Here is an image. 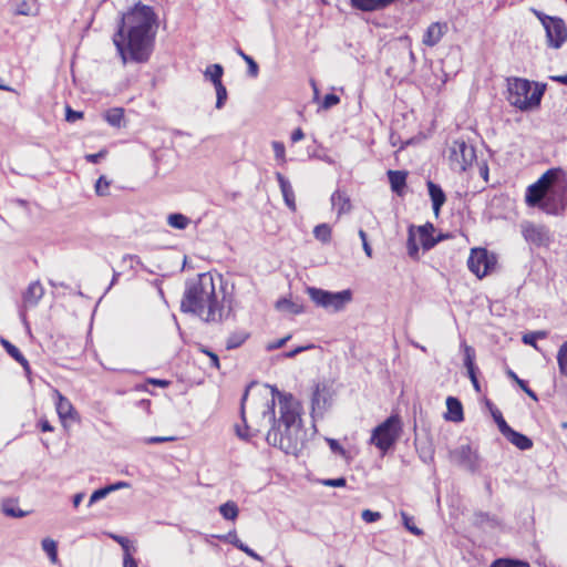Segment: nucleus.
<instances>
[{
  "instance_id": "f257e3e1",
  "label": "nucleus",
  "mask_w": 567,
  "mask_h": 567,
  "mask_svg": "<svg viewBox=\"0 0 567 567\" xmlns=\"http://www.w3.org/2000/svg\"><path fill=\"white\" fill-rule=\"evenodd\" d=\"M157 28L158 17L151 6L137 2L122 14L113 42L123 64L150 60Z\"/></svg>"
},
{
  "instance_id": "f03ea898",
  "label": "nucleus",
  "mask_w": 567,
  "mask_h": 567,
  "mask_svg": "<svg viewBox=\"0 0 567 567\" xmlns=\"http://www.w3.org/2000/svg\"><path fill=\"white\" fill-rule=\"evenodd\" d=\"M272 400L264 411L272 423L267 433L269 445L278 447L286 454L298 455L303 447L302 420L295 403L293 395L271 386Z\"/></svg>"
},
{
  "instance_id": "7ed1b4c3",
  "label": "nucleus",
  "mask_w": 567,
  "mask_h": 567,
  "mask_svg": "<svg viewBox=\"0 0 567 567\" xmlns=\"http://www.w3.org/2000/svg\"><path fill=\"white\" fill-rule=\"evenodd\" d=\"M525 203L550 216H563L567 210V181L560 167L547 169L526 188Z\"/></svg>"
},
{
  "instance_id": "20e7f679",
  "label": "nucleus",
  "mask_w": 567,
  "mask_h": 567,
  "mask_svg": "<svg viewBox=\"0 0 567 567\" xmlns=\"http://www.w3.org/2000/svg\"><path fill=\"white\" fill-rule=\"evenodd\" d=\"M181 310L198 316L206 322L223 320V306L217 299L214 279L209 274H200L186 281Z\"/></svg>"
},
{
  "instance_id": "39448f33",
  "label": "nucleus",
  "mask_w": 567,
  "mask_h": 567,
  "mask_svg": "<svg viewBox=\"0 0 567 567\" xmlns=\"http://www.w3.org/2000/svg\"><path fill=\"white\" fill-rule=\"evenodd\" d=\"M547 85L523 78L507 79V101L520 112H532L540 106Z\"/></svg>"
},
{
  "instance_id": "423d86ee",
  "label": "nucleus",
  "mask_w": 567,
  "mask_h": 567,
  "mask_svg": "<svg viewBox=\"0 0 567 567\" xmlns=\"http://www.w3.org/2000/svg\"><path fill=\"white\" fill-rule=\"evenodd\" d=\"M402 431L398 415H391L372 431L370 443L383 454L394 446Z\"/></svg>"
},
{
  "instance_id": "0eeeda50",
  "label": "nucleus",
  "mask_w": 567,
  "mask_h": 567,
  "mask_svg": "<svg viewBox=\"0 0 567 567\" xmlns=\"http://www.w3.org/2000/svg\"><path fill=\"white\" fill-rule=\"evenodd\" d=\"M307 293L318 307L331 309L334 312L343 310L347 303L352 300L350 289L332 292L317 287H307Z\"/></svg>"
},
{
  "instance_id": "6e6552de",
  "label": "nucleus",
  "mask_w": 567,
  "mask_h": 567,
  "mask_svg": "<svg viewBox=\"0 0 567 567\" xmlns=\"http://www.w3.org/2000/svg\"><path fill=\"white\" fill-rule=\"evenodd\" d=\"M476 159V152L473 145L464 140H455L450 147V161L454 169L466 171Z\"/></svg>"
},
{
  "instance_id": "1a4fd4ad",
  "label": "nucleus",
  "mask_w": 567,
  "mask_h": 567,
  "mask_svg": "<svg viewBox=\"0 0 567 567\" xmlns=\"http://www.w3.org/2000/svg\"><path fill=\"white\" fill-rule=\"evenodd\" d=\"M520 229L524 239L535 247H549L554 241L553 234L546 225L524 221Z\"/></svg>"
},
{
  "instance_id": "9d476101",
  "label": "nucleus",
  "mask_w": 567,
  "mask_h": 567,
  "mask_svg": "<svg viewBox=\"0 0 567 567\" xmlns=\"http://www.w3.org/2000/svg\"><path fill=\"white\" fill-rule=\"evenodd\" d=\"M495 265V257L485 248H474L467 259L468 269L478 278L486 276Z\"/></svg>"
},
{
  "instance_id": "9b49d317",
  "label": "nucleus",
  "mask_w": 567,
  "mask_h": 567,
  "mask_svg": "<svg viewBox=\"0 0 567 567\" xmlns=\"http://www.w3.org/2000/svg\"><path fill=\"white\" fill-rule=\"evenodd\" d=\"M332 395V385L328 381L316 383L311 394L312 414L322 415L327 408L330 406Z\"/></svg>"
},
{
  "instance_id": "f8f14e48",
  "label": "nucleus",
  "mask_w": 567,
  "mask_h": 567,
  "mask_svg": "<svg viewBox=\"0 0 567 567\" xmlns=\"http://www.w3.org/2000/svg\"><path fill=\"white\" fill-rule=\"evenodd\" d=\"M548 47L559 49L567 40V27L565 21L556 17L548 25H545Z\"/></svg>"
},
{
  "instance_id": "ddd939ff",
  "label": "nucleus",
  "mask_w": 567,
  "mask_h": 567,
  "mask_svg": "<svg viewBox=\"0 0 567 567\" xmlns=\"http://www.w3.org/2000/svg\"><path fill=\"white\" fill-rule=\"evenodd\" d=\"M450 457L452 462L470 471H474L476 467L477 457L468 444L461 445L455 450L451 451Z\"/></svg>"
},
{
  "instance_id": "4468645a",
  "label": "nucleus",
  "mask_w": 567,
  "mask_h": 567,
  "mask_svg": "<svg viewBox=\"0 0 567 567\" xmlns=\"http://www.w3.org/2000/svg\"><path fill=\"white\" fill-rule=\"evenodd\" d=\"M447 31V24L445 22H433L431 23L423 34L422 42L426 47H435Z\"/></svg>"
},
{
  "instance_id": "2eb2a0df",
  "label": "nucleus",
  "mask_w": 567,
  "mask_h": 567,
  "mask_svg": "<svg viewBox=\"0 0 567 567\" xmlns=\"http://www.w3.org/2000/svg\"><path fill=\"white\" fill-rule=\"evenodd\" d=\"M426 187H427L429 196L432 202L433 213L435 214V216H439L442 206L446 202V195L439 184H436L430 179L426 182Z\"/></svg>"
},
{
  "instance_id": "dca6fc26",
  "label": "nucleus",
  "mask_w": 567,
  "mask_h": 567,
  "mask_svg": "<svg viewBox=\"0 0 567 567\" xmlns=\"http://www.w3.org/2000/svg\"><path fill=\"white\" fill-rule=\"evenodd\" d=\"M472 524L477 528L495 529L502 526L501 519L487 512L477 511L473 514Z\"/></svg>"
},
{
  "instance_id": "f3484780",
  "label": "nucleus",
  "mask_w": 567,
  "mask_h": 567,
  "mask_svg": "<svg viewBox=\"0 0 567 567\" xmlns=\"http://www.w3.org/2000/svg\"><path fill=\"white\" fill-rule=\"evenodd\" d=\"M275 176L279 184L285 204L291 212H296L295 192L292 189L290 182L280 172H276Z\"/></svg>"
},
{
  "instance_id": "a211bd4d",
  "label": "nucleus",
  "mask_w": 567,
  "mask_h": 567,
  "mask_svg": "<svg viewBox=\"0 0 567 567\" xmlns=\"http://www.w3.org/2000/svg\"><path fill=\"white\" fill-rule=\"evenodd\" d=\"M55 393L58 399L55 402V409L60 420L62 422L66 420H75L76 411L74 410L70 400L62 395L59 391H55Z\"/></svg>"
},
{
  "instance_id": "6ab92c4d",
  "label": "nucleus",
  "mask_w": 567,
  "mask_h": 567,
  "mask_svg": "<svg viewBox=\"0 0 567 567\" xmlns=\"http://www.w3.org/2000/svg\"><path fill=\"white\" fill-rule=\"evenodd\" d=\"M415 230L419 234L421 246L424 251H429L433 247H435V241H434L435 227L432 223L427 221L422 226L415 227Z\"/></svg>"
},
{
  "instance_id": "aec40b11",
  "label": "nucleus",
  "mask_w": 567,
  "mask_h": 567,
  "mask_svg": "<svg viewBox=\"0 0 567 567\" xmlns=\"http://www.w3.org/2000/svg\"><path fill=\"white\" fill-rule=\"evenodd\" d=\"M446 413L444 419L452 422H461L464 420V412L462 402L455 396H447L446 399Z\"/></svg>"
},
{
  "instance_id": "412c9836",
  "label": "nucleus",
  "mask_w": 567,
  "mask_h": 567,
  "mask_svg": "<svg viewBox=\"0 0 567 567\" xmlns=\"http://www.w3.org/2000/svg\"><path fill=\"white\" fill-rule=\"evenodd\" d=\"M386 175H388L391 190L394 194L402 196L404 193V189L406 187L408 173L404 171L390 169V171H388Z\"/></svg>"
},
{
  "instance_id": "4be33fe9",
  "label": "nucleus",
  "mask_w": 567,
  "mask_h": 567,
  "mask_svg": "<svg viewBox=\"0 0 567 567\" xmlns=\"http://www.w3.org/2000/svg\"><path fill=\"white\" fill-rule=\"evenodd\" d=\"M44 289L40 281L31 282L23 292V302L25 307H35L43 297Z\"/></svg>"
},
{
  "instance_id": "5701e85b",
  "label": "nucleus",
  "mask_w": 567,
  "mask_h": 567,
  "mask_svg": "<svg viewBox=\"0 0 567 567\" xmlns=\"http://www.w3.org/2000/svg\"><path fill=\"white\" fill-rule=\"evenodd\" d=\"M19 499L7 497L1 501V512L12 518H22L29 515V512L18 507Z\"/></svg>"
},
{
  "instance_id": "b1692460",
  "label": "nucleus",
  "mask_w": 567,
  "mask_h": 567,
  "mask_svg": "<svg viewBox=\"0 0 567 567\" xmlns=\"http://www.w3.org/2000/svg\"><path fill=\"white\" fill-rule=\"evenodd\" d=\"M513 445H515L517 449L522 451H526L533 447V441L527 435L515 431L514 429H511L509 432H507L504 435Z\"/></svg>"
},
{
  "instance_id": "393cba45",
  "label": "nucleus",
  "mask_w": 567,
  "mask_h": 567,
  "mask_svg": "<svg viewBox=\"0 0 567 567\" xmlns=\"http://www.w3.org/2000/svg\"><path fill=\"white\" fill-rule=\"evenodd\" d=\"M103 118L112 127L121 128L125 126L124 109L112 107L104 112Z\"/></svg>"
},
{
  "instance_id": "a878e982",
  "label": "nucleus",
  "mask_w": 567,
  "mask_h": 567,
  "mask_svg": "<svg viewBox=\"0 0 567 567\" xmlns=\"http://www.w3.org/2000/svg\"><path fill=\"white\" fill-rule=\"evenodd\" d=\"M331 204L332 206L338 207V215L340 216L343 213H348L351 210V202L347 194L340 189H337L331 195Z\"/></svg>"
},
{
  "instance_id": "bb28decb",
  "label": "nucleus",
  "mask_w": 567,
  "mask_h": 567,
  "mask_svg": "<svg viewBox=\"0 0 567 567\" xmlns=\"http://www.w3.org/2000/svg\"><path fill=\"white\" fill-rule=\"evenodd\" d=\"M11 3L16 14L31 16L37 11V0H11Z\"/></svg>"
},
{
  "instance_id": "cd10ccee",
  "label": "nucleus",
  "mask_w": 567,
  "mask_h": 567,
  "mask_svg": "<svg viewBox=\"0 0 567 567\" xmlns=\"http://www.w3.org/2000/svg\"><path fill=\"white\" fill-rule=\"evenodd\" d=\"M406 248H408V255L414 260H417L420 258V248L416 243V235H415V226L410 225L408 229V240H406Z\"/></svg>"
},
{
  "instance_id": "c85d7f7f",
  "label": "nucleus",
  "mask_w": 567,
  "mask_h": 567,
  "mask_svg": "<svg viewBox=\"0 0 567 567\" xmlns=\"http://www.w3.org/2000/svg\"><path fill=\"white\" fill-rule=\"evenodd\" d=\"M223 75H224V68L221 64H218V63L208 65L204 72L205 79L209 80L213 83V85L223 83V81H221Z\"/></svg>"
},
{
  "instance_id": "c756f323",
  "label": "nucleus",
  "mask_w": 567,
  "mask_h": 567,
  "mask_svg": "<svg viewBox=\"0 0 567 567\" xmlns=\"http://www.w3.org/2000/svg\"><path fill=\"white\" fill-rule=\"evenodd\" d=\"M489 567H530V564L518 558L501 557L493 560Z\"/></svg>"
},
{
  "instance_id": "7c9ffc66",
  "label": "nucleus",
  "mask_w": 567,
  "mask_h": 567,
  "mask_svg": "<svg viewBox=\"0 0 567 567\" xmlns=\"http://www.w3.org/2000/svg\"><path fill=\"white\" fill-rule=\"evenodd\" d=\"M220 515L226 520H236L239 514L238 505L234 501H227L226 503L221 504L218 508Z\"/></svg>"
},
{
  "instance_id": "2f4dec72",
  "label": "nucleus",
  "mask_w": 567,
  "mask_h": 567,
  "mask_svg": "<svg viewBox=\"0 0 567 567\" xmlns=\"http://www.w3.org/2000/svg\"><path fill=\"white\" fill-rule=\"evenodd\" d=\"M251 385H252V383L250 385H248V388L246 389V391L241 398V417H243V421L245 422V425H244V427L236 425V434L238 435V437H240L241 440H245V441H249L250 437L252 436L249 432L248 425L246 424L245 411H244V402L246 401V399L248 396V391Z\"/></svg>"
},
{
  "instance_id": "473e14b6",
  "label": "nucleus",
  "mask_w": 567,
  "mask_h": 567,
  "mask_svg": "<svg viewBox=\"0 0 567 567\" xmlns=\"http://www.w3.org/2000/svg\"><path fill=\"white\" fill-rule=\"evenodd\" d=\"M189 223L190 219L181 213H172L167 217V224L178 230L185 229Z\"/></svg>"
},
{
  "instance_id": "72a5a7b5",
  "label": "nucleus",
  "mask_w": 567,
  "mask_h": 567,
  "mask_svg": "<svg viewBox=\"0 0 567 567\" xmlns=\"http://www.w3.org/2000/svg\"><path fill=\"white\" fill-rule=\"evenodd\" d=\"M276 308L278 310H287L293 315H299L303 312V307L298 305L287 298H281L276 302Z\"/></svg>"
},
{
  "instance_id": "f704fd0d",
  "label": "nucleus",
  "mask_w": 567,
  "mask_h": 567,
  "mask_svg": "<svg viewBox=\"0 0 567 567\" xmlns=\"http://www.w3.org/2000/svg\"><path fill=\"white\" fill-rule=\"evenodd\" d=\"M507 375L508 378H511L513 381L516 382V384L530 398L533 399L534 401H537L538 400V396L536 394L535 391H533L527 382L523 379H520L513 370H507Z\"/></svg>"
},
{
  "instance_id": "c9c22d12",
  "label": "nucleus",
  "mask_w": 567,
  "mask_h": 567,
  "mask_svg": "<svg viewBox=\"0 0 567 567\" xmlns=\"http://www.w3.org/2000/svg\"><path fill=\"white\" fill-rule=\"evenodd\" d=\"M463 348V363L466 370H472L474 368H478L475 363V349L466 343H462Z\"/></svg>"
},
{
  "instance_id": "e433bc0d",
  "label": "nucleus",
  "mask_w": 567,
  "mask_h": 567,
  "mask_svg": "<svg viewBox=\"0 0 567 567\" xmlns=\"http://www.w3.org/2000/svg\"><path fill=\"white\" fill-rule=\"evenodd\" d=\"M313 236L316 239L323 244H328L331 240V228L328 224H319L313 228Z\"/></svg>"
},
{
  "instance_id": "4c0bfd02",
  "label": "nucleus",
  "mask_w": 567,
  "mask_h": 567,
  "mask_svg": "<svg viewBox=\"0 0 567 567\" xmlns=\"http://www.w3.org/2000/svg\"><path fill=\"white\" fill-rule=\"evenodd\" d=\"M248 338V333L235 332L231 333L226 340V349L234 350L239 348Z\"/></svg>"
},
{
  "instance_id": "58836bf2",
  "label": "nucleus",
  "mask_w": 567,
  "mask_h": 567,
  "mask_svg": "<svg viewBox=\"0 0 567 567\" xmlns=\"http://www.w3.org/2000/svg\"><path fill=\"white\" fill-rule=\"evenodd\" d=\"M559 373L567 378V340L559 347L557 352Z\"/></svg>"
},
{
  "instance_id": "ea45409f",
  "label": "nucleus",
  "mask_w": 567,
  "mask_h": 567,
  "mask_svg": "<svg viewBox=\"0 0 567 567\" xmlns=\"http://www.w3.org/2000/svg\"><path fill=\"white\" fill-rule=\"evenodd\" d=\"M547 337V331L539 330V331H533L525 333L522 338L523 343L530 346L535 349H538L537 347V340L545 339Z\"/></svg>"
},
{
  "instance_id": "a19ab883",
  "label": "nucleus",
  "mask_w": 567,
  "mask_h": 567,
  "mask_svg": "<svg viewBox=\"0 0 567 567\" xmlns=\"http://www.w3.org/2000/svg\"><path fill=\"white\" fill-rule=\"evenodd\" d=\"M416 451L419 453V457L423 463H431L434 460V450L431 444L424 443L420 446H416Z\"/></svg>"
},
{
  "instance_id": "79ce46f5",
  "label": "nucleus",
  "mask_w": 567,
  "mask_h": 567,
  "mask_svg": "<svg viewBox=\"0 0 567 567\" xmlns=\"http://www.w3.org/2000/svg\"><path fill=\"white\" fill-rule=\"evenodd\" d=\"M0 343L1 346L3 347V349L7 351V353L16 361H21L22 360V357L23 354L21 353V351L14 346L12 344L9 340L4 339V338H0Z\"/></svg>"
},
{
  "instance_id": "37998d69",
  "label": "nucleus",
  "mask_w": 567,
  "mask_h": 567,
  "mask_svg": "<svg viewBox=\"0 0 567 567\" xmlns=\"http://www.w3.org/2000/svg\"><path fill=\"white\" fill-rule=\"evenodd\" d=\"M491 413H492V416H493L495 423L497 424L499 432L503 435H505L507 432H509V430L512 427L507 424V422L503 417L502 412L498 409H491Z\"/></svg>"
},
{
  "instance_id": "c03bdc74",
  "label": "nucleus",
  "mask_w": 567,
  "mask_h": 567,
  "mask_svg": "<svg viewBox=\"0 0 567 567\" xmlns=\"http://www.w3.org/2000/svg\"><path fill=\"white\" fill-rule=\"evenodd\" d=\"M42 549L47 553L51 560H55L58 557V544L51 538H44L41 542Z\"/></svg>"
},
{
  "instance_id": "a18cd8bd",
  "label": "nucleus",
  "mask_w": 567,
  "mask_h": 567,
  "mask_svg": "<svg viewBox=\"0 0 567 567\" xmlns=\"http://www.w3.org/2000/svg\"><path fill=\"white\" fill-rule=\"evenodd\" d=\"M401 517H402V523H403V526L410 532L412 533L413 535L415 536H420L423 534V530L421 528H419L414 523H413V518L411 516H409L408 513L405 512H401Z\"/></svg>"
},
{
  "instance_id": "49530a36",
  "label": "nucleus",
  "mask_w": 567,
  "mask_h": 567,
  "mask_svg": "<svg viewBox=\"0 0 567 567\" xmlns=\"http://www.w3.org/2000/svg\"><path fill=\"white\" fill-rule=\"evenodd\" d=\"M214 87L216 90V105L215 106H216V109L220 110L224 107V105L227 101V97H228L227 89L224 85V83L214 85Z\"/></svg>"
},
{
  "instance_id": "de8ad7c7",
  "label": "nucleus",
  "mask_w": 567,
  "mask_h": 567,
  "mask_svg": "<svg viewBox=\"0 0 567 567\" xmlns=\"http://www.w3.org/2000/svg\"><path fill=\"white\" fill-rule=\"evenodd\" d=\"M107 536L122 547L124 555L131 554L132 548L135 550L127 537L113 533H109Z\"/></svg>"
},
{
  "instance_id": "09e8293b",
  "label": "nucleus",
  "mask_w": 567,
  "mask_h": 567,
  "mask_svg": "<svg viewBox=\"0 0 567 567\" xmlns=\"http://www.w3.org/2000/svg\"><path fill=\"white\" fill-rule=\"evenodd\" d=\"M215 537L217 539H219L220 542H223V543L231 544L237 549H239L240 544H243V542L238 538L237 533H236L235 529H233V530H230V532H228L227 534H224V535H216Z\"/></svg>"
},
{
  "instance_id": "8fccbe9b",
  "label": "nucleus",
  "mask_w": 567,
  "mask_h": 567,
  "mask_svg": "<svg viewBox=\"0 0 567 567\" xmlns=\"http://www.w3.org/2000/svg\"><path fill=\"white\" fill-rule=\"evenodd\" d=\"M199 351L204 354H206L208 357V359H210V367L215 368V369H220V361H219V357L217 355V353H215L214 351H212L209 348L205 347V346H199Z\"/></svg>"
},
{
  "instance_id": "3c124183",
  "label": "nucleus",
  "mask_w": 567,
  "mask_h": 567,
  "mask_svg": "<svg viewBox=\"0 0 567 567\" xmlns=\"http://www.w3.org/2000/svg\"><path fill=\"white\" fill-rule=\"evenodd\" d=\"M320 484L328 487H346L347 486V480L343 476L336 477V478H323L319 481Z\"/></svg>"
},
{
  "instance_id": "603ef678",
  "label": "nucleus",
  "mask_w": 567,
  "mask_h": 567,
  "mask_svg": "<svg viewBox=\"0 0 567 567\" xmlns=\"http://www.w3.org/2000/svg\"><path fill=\"white\" fill-rule=\"evenodd\" d=\"M110 494L107 486L101 487L95 489L89 499V506L93 505L94 503L105 498Z\"/></svg>"
},
{
  "instance_id": "864d4df0",
  "label": "nucleus",
  "mask_w": 567,
  "mask_h": 567,
  "mask_svg": "<svg viewBox=\"0 0 567 567\" xmlns=\"http://www.w3.org/2000/svg\"><path fill=\"white\" fill-rule=\"evenodd\" d=\"M340 103V97L334 93H328L324 95L321 106L324 110H329Z\"/></svg>"
},
{
  "instance_id": "5fc2aeb1",
  "label": "nucleus",
  "mask_w": 567,
  "mask_h": 567,
  "mask_svg": "<svg viewBox=\"0 0 567 567\" xmlns=\"http://www.w3.org/2000/svg\"><path fill=\"white\" fill-rule=\"evenodd\" d=\"M466 371H467V377L471 380L475 392L476 393H481L482 392V386H481V383L478 381L480 369L478 368H474L472 370H466Z\"/></svg>"
},
{
  "instance_id": "6e6d98bb",
  "label": "nucleus",
  "mask_w": 567,
  "mask_h": 567,
  "mask_svg": "<svg viewBox=\"0 0 567 567\" xmlns=\"http://www.w3.org/2000/svg\"><path fill=\"white\" fill-rule=\"evenodd\" d=\"M272 150L275 153V157L277 159L281 161L282 163H285L286 162V148H285L284 143H281L279 141H274Z\"/></svg>"
},
{
  "instance_id": "4d7b16f0",
  "label": "nucleus",
  "mask_w": 567,
  "mask_h": 567,
  "mask_svg": "<svg viewBox=\"0 0 567 567\" xmlns=\"http://www.w3.org/2000/svg\"><path fill=\"white\" fill-rule=\"evenodd\" d=\"M83 117V112L73 110L70 105L65 106V121L74 123Z\"/></svg>"
},
{
  "instance_id": "13d9d810",
  "label": "nucleus",
  "mask_w": 567,
  "mask_h": 567,
  "mask_svg": "<svg viewBox=\"0 0 567 567\" xmlns=\"http://www.w3.org/2000/svg\"><path fill=\"white\" fill-rule=\"evenodd\" d=\"M110 186V182L106 179L105 176H100L95 184V192L100 196L106 195V189Z\"/></svg>"
},
{
  "instance_id": "bf43d9fd",
  "label": "nucleus",
  "mask_w": 567,
  "mask_h": 567,
  "mask_svg": "<svg viewBox=\"0 0 567 567\" xmlns=\"http://www.w3.org/2000/svg\"><path fill=\"white\" fill-rule=\"evenodd\" d=\"M245 62L247 63L248 66V75L252 79L257 78L259 74L258 63L250 55L245 60Z\"/></svg>"
},
{
  "instance_id": "052dcab7",
  "label": "nucleus",
  "mask_w": 567,
  "mask_h": 567,
  "mask_svg": "<svg viewBox=\"0 0 567 567\" xmlns=\"http://www.w3.org/2000/svg\"><path fill=\"white\" fill-rule=\"evenodd\" d=\"M361 517L365 523H374L381 518V513L371 509H364L361 513Z\"/></svg>"
},
{
  "instance_id": "680f3d73",
  "label": "nucleus",
  "mask_w": 567,
  "mask_h": 567,
  "mask_svg": "<svg viewBox=\"0 0 567 567\" xmlns=\"http://www.w3.org/2000/svg\"><path fill=\"white\" fill-rule=\"evenodd\" d=\"M532 12L535 14V17L540 21L543 27L548 25L553 20L556 19V17L548 16L544 13L543 11H539L537 9H532Z\"/></svg>"
},
{
  "instance_id": "e2e57ef3",
  "label": "nucleus",
  "mask_w": 567,
  "mask_h": 567,
  "mask_svg": "<svg viewBox=\"0 0 567 567\" xmlns=\"http://www.w3.org/2000/svg\"><path fill=\"white\" fill-rule=\"evenodd\" d=\"M359 237L362 241V247H363V250L365 252V255L371 258L372 257V248L368 241V235L367 233L363 230V229H359Z\"/></svg>"
},
{
  "instance_id": "0e129e2a",
  "label": "nucleus",
  "mask_w": 567,
  "mask_h": 567,
  "mask_svg": "<svg viewBox=\"0 0 567 567\" xmlns=\"http://www.w3.org/2000/svg\"><path fill=\"white\" fill-rule=\"evenodd\" d=\"M315 346L313 344H308V346H298L296 347L295 349L290 350V351H287L285 352L282 355L285 358H288V359H292L295 358L296 355H298L299 353L301 352H305L309 349H312Z\"/></svg>"
},
{
  "instance_id": "69168bd1",
  "label": "nucleus",
  "mask_w": 567,
  "mask_h": 567,
  "mask_svg": "<svg viewBox=\"0 0 567 567\" xmlns=\"http://www.w3.org/2000/svg\"><path fill=\"white\" fill-rule=\"evenodd\" d=\"M326 441L333 453L344 456L346 450L341 446L339 441L329 437L326 439Z\"/></svg>"
},
{
  "instance_id": "338daca9",
  "label": "nucleus",
  "mask_w": 567,
  "mask_h": 567,
  "mask_svg": "<svg viewBox=\"0 0 567 567\" xmlns=\"http://www.w3.org/2000/svg\"><path fill=\"white\" fill-rule=\"evenodd\" d=\"M290 338H291V336L288 334L277 341L270 342L266 346V350L274 351V350L280 349L290 340Z\"/></svg>"
},
{
  "instance_id": "774afa93",
  "label": "nucleus",
  "mask_w": 567,
  "mask_h": 567,
  "mask_svg": "<svg viewBox=\"0 0 567 567\" xmlns=\"http://www.w3.org/2000/svg\"><path fill=\"white\" fill-rule=\"evenodd\" d=\"M176 437L174 436H150L145 439L146 444H159L165 442H172L175 441Z\"/></svg>"
}]
</instances>
